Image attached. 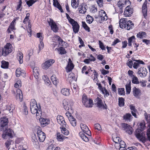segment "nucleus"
Returning a JSON list of instances; mask_svg holds the SVG:
<instances>
[{
	"mask_svg": "<svg viewBox=\"0 0 150 150\" xmlns=\"http://www.w3.org/2000/svg\"><path fill=\"white\" fill-rule=\"evenodd\" d=\"M14 133L13 131L11 128H8V127L5 128V130L2 134L1 137L4 139H6L7 138V137H9V140L7 141L11 144L12 141V140L10 139H12L13 137V133Z\"/></svg>",
	"mask_w": 150,
	"mask_h": 150,
	"instance_id": "f257e3e1",
	"label": "nucleus"
},
{
	"mask_svg": "<svg viewBox=\"0 0 150 150\" xmlns=\"http://www.w3.org/2000/svg\"><path fill=\"white\" fill-rule=\"evenodd\" d=\"M82 101L83 104L86 107L91 108L93 105L92 99H88L87 96L85 94H83L82 96Z\"/></svg>",
	"mask_w": 150,
	"mask_h": 150,
	"instance_id": "f03ea898",
	"label": "nucleus"
},
{
	"mask_svg": "<svg viewBox=\"0 0 150 150\" xmlns=\"http://www.w3.org/2000/svg\"><path fill=\"white\" fill-rule=\"evenodd\" d=\"M47 21L50 26L51 30L54 33L57 32L59 29L56 23L52 19L50 18H48Z\"/></svg>",
	"mask_w": 150,
	"mask_h": 150,
	"instance_id": "7ed1b4c3",
	"label": "nucleus"
},
{
	"mask_svg": "<svg viewBox=\"0 0 150 150\" xmlns=\"http://www.w3.org/2000/svg\"><path fill=\"white\" fill-rule=\"evenodd\" d=\"M94 101L96 102V104L98 108L103 110L107 109L106 104L105 103V105L103 104L102 100L100 98L97 97L95 99Z\"/></svg>",
	"mask_w": 150,
	"mask_h": 150,
	"instance_id": "20e7f679",
	"label": "nucleus"
},
{
	"mask_svg": "<svg viewBox=\"0 0 150 150\" xmlns=\"http://www.w3.org/2000/svg\"><path fill=\"white\" fill-rule=\"evenodd\" d=\"M0 127H1L0 129L1 131H3L4 129V127L8 125V118L6 116H4L0 118Z\"/></svg>",
	"mask_w": 150,
	"mask_h": 150,
	"instance_id": "39448f33",
	"label": "nucleus"
},
{
	"mask_svg": "<svg viewBox=\"0 0 150 150\" xmlns=\"http://www.w3.org/2000/svg\"><path fill=\"white\" fill-rule=\"evenodd\" d=\"M72 26L74 32L76 33H77L79 29L80 26L77 22L74 20L70 23Z\"/></svg>",
	"mask_w": 150,
	"mask_h": 150,
	"instance_id": "423d86ee",
	"label": "nucleus"
},
{
	"mask_svg": "<svg viewBox=\"0 0 150 150\" xmlns=\"http://www.w3.org/2000/svg\"><path fill=\"white\" fill-rule=\"evenodd\" d=\"M80 127L83 132L89 136H90L89 134L91 135V132L86 125L83 123H81L80 125Z\"/></svg>",
	"mask_w": 150,
	"mask_h": 150,
	"instance_id": "0eeeda50",
	"label": "nucleus"
},
{
	"mask_svg": "<svg viewBox=\"0 0 150 150\" xmlns=\"http://www.w3.org/2000/svg\"><path fill=\"white\" fill-rule=\"evenodd\" d=\"M33 75H31L30 77V80L38 82V69L37 67H34L33 69Z\"/></svg>",
	"mask_w": 150,
	"mask_h": 150,
	"instance_id": "6e6552de",
	"label": "nucleus"
},
{
	"mask_svg": "<svg viewBox=\"0 0 150 150\" xmlns=\"http://www.w3.org/2000/svg\"><path fill=\"white\" fill-rule=\"evenodd\" d=\"M55 62L53 59H50L45 62L42 64V67L43 69H47L50 66L53 64Z\"/></svg>",
	"mask_w": 150,
	"mask_h": 150,
	"instance_id": "1a4fd4ad",
	"label": "nucleus"
},
{
	"mask_svg": "<svg viewBox=\"0 0 150 150\" xmlns=\"http://www.w3.org/2000/svg\"><path fill=\"white\" fill-rule=\"evenodd\" d=\"M11 45L10 43H7L4 48H2L4 52L6 53L7 55L12 52V49L11 47Z\"/></svg>",
	"mask_w": 150,
	"mask_h": 150,
	"instance_id": "9d476101",
	"label": "nucleus"
},
{
	"mask_svg": "<svg viewBox=\"0 0 150 150\" xmlns=\"http://www.w3.org/2000/svg\"><path fill=\"white\" fill-rule=\"evenodd\" d=\"M137 72L138 74L140 75L141 77H145L148 73L147 69L146 68H141L138 69Z\"/></svg>",
	"mask_w": 150,
	"mask_h": 150,
	"instance_id": "9b49d317",
	"label": "nucleus"
},
{
	"mask_svg": "<svg viewBox=\"0 0 150 150\" xmlns=\"http://www.w3.org/2000/svg\"><path fill=\"white\" fill-rule=\"evenodd\" d=\"M38 128V138L40 142H42L44 141L45 138V133L40 130V127Z\"/></svg>",
	"mask_w": 150,
	"mask_h": 150,
	"instance_id": "f8f14e48",
	"label": "nucleus"
},
{
	"mask_svg": "<svg viewBox=\"0 0 150 150\" xmlns=\"http://www.w3.org/2000/svg\"><path fill=\"white\" fill-rule=\"evenodd\" d=\"M38 38H40V44L39 45V51L41 50L44 47V45L42 42L43 37L42 36V33H38Z\"/></svg>",
	"mask_w": 150,
	"mask_h": 150,
	"instance_id": "ddd939ff",
	"label": "nucleus"
},
{
	"mask_svg": "<svg viewBox=\"0 0 150 150\" xmlns=\"http://www.w3.org/2000/svg\"><path fill=\"white\" fill-rule=\"evenodd\" d=\"M39 121L42 127H44L50 123L49 119L40 117L39 119Z\"/></svg>",
	"mask_w": 150,
	"mask_h": 150,
	"instance_id": "4468645a",
	"label": "nucleus"
},
{
	"mask_svg": "<svg viewBox=\"0 0 150 150\" xmlns=\"http://www.w3.org/2000/svg\"><path fill=\"white\" fill-rule=\"evenodd\" d=\"M57 120L58 123L60 125H62L63 127H66V123L62 116L58 115L57 117Z\"/></svg>",
	"mask_w": 150,
	"mask_h": 150,
	"instance_id": "2eb2a0df",
	"label": "nucleus"
},
{
	"mask_svg": "<svg viewBox=\"0 0 150 150\" xmlns=\"http://www.w3.org/2000/svg\"><path fill=\"white\" fill-rule=\"evenodd\" d=\"M133 13L132 9L130 8V6H128L125 8L124 14L126 17H129Z\"/></svg>",
	"mask_w": 150,
	"mask_h": 150,
	"instance_id": "dca6fc26",
	"label": "nucleus"
},
{
	"mask_svg": "<svg viewBox=\"0 0 150 150\" xmlns=\"http://www.w3.org/2000/svg\"><path fill=\"white\" fill-rule=\"evenodd\" d=\"M115 147L117 149H119V150H120L121 148H123V150H125L126 149V145L125 142L124 141L121 140L120 141L119 144H117V145H115Z\"/></svg>",
	"mask_w": 150,
	"mask_h": 150,
	"instance_id": "f3484780",
	"label": "nucleus"
},
{
	"mask_svg": "<svg viewBox=\"0 0 150 150\" xmlns=\"http://www.w3.org/2000/svg\"><path fill=\"white\" fill-rule=\"evenodd\" d=\"M134 25V24L132 21L129 20L127 22L125 25V26H124L123 28L127 29V30H129L133 28Z\"/></svg>",
	"mask_w": 150,
	"mask_h": 150,
	"instance_id": "a211bd4d",
	"label": "nucleus"
},
{
	"mask_svg": "<svg viewBox=\"0 0 150 150\" xmlns=\"http://www.w3.org/2000/svg\"><path fill=\"white\" fill-rule=\"evenodd\" d=\"M19 18L18 17L15 18L11 23L10 24L8 27L9 28H10V29L12 30H15L16 29V28H15L16 21V20H18Z\"/></svg>",
	"mask_w": 150,
	"mask_h": 150,
	"instance_id": "6ab92c4d",
	"label": "nucleus"
},
{
	"mask_svg": "<svg viewBox=\"0 0 150 150\" xmlns=\"http://www.w3.org/2000/svg\"><path fill=\"white\" fill-rule=\"evenodd\" d=\"M42 78L44 81L45 84L47 86H50L51 84V82L47 75L43 76Z\"/></svg>",
	"mask_w": 150,
	"mask_h": 150,
	"instance_id": "aec40b11",
	"label": "nucleus"
},
{
	"mask_svg": "<svg viewBox=\"0 0 150 150\" xmlns=\"http://www.w3.org/2000/svg\"><path fill=\"white\" fill-rule=\"evenodd\" d=\"M67 138V137L64 136H63V135L60 134V132H57V140L59 142H63Z\"/></svg>",
	"mask_w": 150,
	"mask_h": 150,
	"instance_id": "412c9836",
	"label": "nucleus"
},
{
	"mask_svg": "<svg viewBox=\"0 0 150 150\" xmlns=\"http://www.w3.org/2000/svg\"><path fill=\"white\" fill-rule=\"evenodd\" d=\"M131 81L129 80V82L128 83H127L125 85L126 94H129L130 93L131 90Z\"/></svg>",
	"mask_w": 150,
	"mask_h": 150,
	"instance_id": "4be33fe9",
	"label": "nucleus"
},
{
	"mask_svg": "<svg viewBox=\"0 0 150 150\" xmlns=\"http://www.w3.org/2000/svg\"><path fill=\"white\" fill-rule=\"evenodd\" d=\"M62 104L64 108L66 110H69L70 107V105L68 104L67 100L66 99H64L62 101Z\"/></svg>",
	"mask_w": 150,
	"mask_h": 150,
	"instance_id": "5701e85b",
	"label": "nucleus"
},
{
	"mask_svg": "<svg viewBox=\"0 0 150 150\" xmlns=\"http://www.w3.org/2000/svg\"><path fill=\"white\" fill-rule=\"evenodd\" d=\"M127 21L126 18H123L120 19L119 22L120 28H123L124 26H125V25Z\"/></svg>",
	"mask_w": 150,
	"mask_h": 150,
	"instance_id": "b1692460",
	"label": "nucleus"
},
{
	"mask_svg": "<svg viewBox=\"0 0 150 150\" xmlns=\"http://www.w3.org/2000/svg\"><path fill=\"white\" fill-rule=\"evenodd\" d=\"M71 5L73 8H76L79 5V0H71Z\"/></svg>",
	"mask_w": 150,
	"mask_h": 150,
	"instance_id": "393cba45",
	"label": "nucleus"
},
{
	"mask_svg": "<svg viewBox=\"0 0 150 150\" xmlns=\"http://www.w3.org/2000/svg\"><path fill=\"white\" fill-rule=\"evenodd\" d=\"M69 89L67 88H63L61 90V93L64 95L68 96L70 95Z\"/></svg>",
	"mask_w": 150,
	"mask_h": 150,
	"instance_id": "a878e982",
	"label": "nucleus"
},
{
	"mask_svg": "<svg viewBox=\"0 0 150 150\" xmlns=\"http://www.w3.org/2000/svg\"><path fill=\"white\" fill-rule=\"evenodd\" d=\"M137 38H139L140 39L146 38V33L143 31L139 32L137 34Z\"/></svg>",
	"mask_w": 150,
	"mask_h": 150,
	"instance_id": "bb28decb",
	"label": "nucleus"
},
{
	"mask_svg": "<svg viewBox=\"0 0 150 150\" xmlns=\"http://www.w3.org/2000/svg\"><path fill=\"white\" fill-rule=\"evenodd\" d=\"M1 67L4 69H7L8 67L9 62H8L2 60L1 62Z\"/></svg>",
	"mask_w": 150,
	"mask_h": 150,
	"instance_id": "cd10ccee",
	"label": "nucleus"
},
{
	"mask_svg": "<svg viewBox=\"0 0 150 150\" xmlns=\"http://www.w3.org/2000/svg\"><path fill=\"white\" fill-rule=\"evenodd\" d=\"M85 133L80 132L79 133V135L82 139L86 142H87L88 141L89 139L88 137L84 134Z\"/></svg>",
	"mask_w": 150,
	"mask_h": 150,
	"instance_id": "c85d7f7f",
	"label": "nucleus"
},
{
	"mask_svg": "<svg viewBox=\"0 0 150 150\" xmlns=\"http://www.w3.org/2000/svg\"><path fill=\"white\" fill-rule=\"evenodd\" d=\"M78 9L80 13L84 14L86 12V9L85 7H83V4L79 6Z\"/></svg>",
	"mask_w": 150,
	"mask_h": 150,
	"instance_id": "c756f323",
	"label": "nucleus"
},
{
	"mask_svg": "<svg viewBox=\"0 0 150 150\" xmlns=\"http://www.w3.org/2000/svg\"><path fill=\"white\" fill-rule=\"evenodd\" d=\"M17 58L18 60H19L20 64H21L23 63V54L21 52H20L18 54Z\"/></svg>",
	"mask_w": 150,
	"mask_h": 150,
	"instance_id": "7c9ffc66",
	"label": "nucleus"
},
{
	"mask_svg": "<svg viewBox=\"0 0 150 150\" xmlns=\"http://www.w3.org/2000/svg\"><path fill=\"white\" fill-rule=\"evenodd\" d=\"M132 118L131 114L129 113H127L123 116V120H129L130 121L131 119Z\"/></svg>",
	"mask_w": 150,
	"mask_h": 150,
	"instance_id": "2f4dec72",
	"label": "nucleus"
},
{
	"mask_svg": "<svg viewBox=\"0 0 150 150\" xmlns=\"http://www.w3.org/2000/svg\"><path fill=\"white\" fill-rule=\"evenodd\" d=\"M74 65L73 64H68L67 66L66 70L67 72L71 71L73 69Z\"/></svg>",
	"mask_w": 150,
	"mask_h": 150,
	"instance_id": "473e14b6",
	"label": "nucleus"
},
{
	"mask_svg": "<svg viewBox=\"0 0 150 150\" xmlns=\"http://www.w3.org/2000/svg\"><path fill=\"white\" fill-rule=\"evenodd\" d=\"M69 120L71 125L73 127H75L76 125V119L74 118L73 116H72L71 117H70Z\"/></svg>",
	"mask_w": 150,
	"mask_h": 150,
	"instance_id": "72a5a7b5",
	"label": "nucleus"
},
{
	"mask_svg": "<svg viewBox=\"0 0 150 150\" xmlns=\"http://www.w3.org/2000/svg\"><path fill=\"white\" fill-rule=\"evenodd\" d=\"M60 129H61V132L65 135H67L69 134V131L65 127H60Z\"/></svg>",
	"mask_w": 150,
	"mask_h": 150,
	"instance_id": "f704fd0d",
	"label": "nucleus"
},
{
	"mask_svg": "<svg viewBox=\"0 0 150 150\" xmlns=\"http://www.w3.org/2000/svg\"><path fill=\"white\" fill-rule=\"evenodd\" d=\"M30 21H28V33L29 37H31L32 33V30L31 29V24L30 22Z\"/></svg>",
	"mask_w": 150,
	"mask_h": 150,
	"instance_id": "c9c22d12",
	"label": "nucleus"
},
{
	"mask_svg": "<svg viewBox=\"0 0 150 150\" xmlns=\"http://www.w3.org/2000/svg\"><path fill=\"white\" fill-rule=\"evenodd\" d=\"M30 107V109L31 112L33 114H35V113L36 114V118L37 120H38V119L37 118V116H38L37 114H38V108H37L36 107Z\"/></svg>",
	"mask_w": 150,
	"mask_h": 150,
	"instance_id": "e433bc0d",
	"label": "nucleus"
},
{
	"mask_svg": "<svg viewBox=\"0 0 150 150\" xmlns=\"http://www.w3.org/2000/svg\"><path fill=\"white\" fill-rule=\"evenodd\" d=\"M30 107H36L38 108V105L36 101L34 99H31L30 103Z\"/></svg>",
	"mask_w": 150,
	"mask_h": 150,
	"instance_id": "4c0bfd02",
	"label": "nucleus"
},
{
	"mask_svg": "<svg viewBox=\"0 0 150 150\" xmlns=\"http://www.w3.org/2000/svg\"><path fill=\"white\" fill-rule=\"evenodd\" d=\"M57 50L58 51L60 52L59 54H65L67 53L66 51L64 48L62 47H61L58 49L56 48L55 49V50Z\"/></svg>",
	"mask_w": 150,
	"mask_h": 150,
	"instance_id": "58836bf2",
	"label": "nucleus"
},
{
	"mask_svg": "<svg viewBox=\"0 0 150 150\" xmlns=\"http://www.w3.org/2000/svg\"><path fill=\"white\" fill-rule=\"evenodd\" d=\"M124 99L122 97L119 98L118 99V105L120 107H122L124 105Z\"/></svg>",
	"mask_w": 150,
	"mask_h": 150,
	"instance_id": "ea45409f",
	"label": "nucleus"
},
{
	"mask_svg": "<svg viewBox=\"0 0 150 150\" xmlns=\"http://www.w3.org/2000/svg\"><path fill=\"white\" fill-rule=\"evenodd\" d=\"M82 25L84 29L86 31L88 32H90V28L88 26L87 24L85 22L82 21Z\"/></svg>",
	"mask_w": 150,
	"mask_h": 150,
	"instance_id": "a19ab883",
	"label": "nucleus"
},
{
	"mask_svg": "<svg viewBox=\"0 0 150 150\" xmlns=\"http://www.w3.org/2000/svg\"><path fill=\"white\" fill-rule=\"evenodd\" d=\"M142 11L144 18L146 19L147 13V7L142 6Z\"/></svg>",
	"mask_w": 150,
	"mask_h": 150,
	"instance_id": "79ce46f5",
	"label": "nucleus"
},
{
	"mask_svg": "<svg viewBox=\"0 0 150 150\" xmlns=\"http://www.w3.org/2000/svg\"><path fill=\"white\" fill-rule=\"evenodd\" d=\"M73 73L70 74L68 76L67 79V81H68L70 83L74 80V77L73 75Z\"/></svg>",
	"mask_w": 150,
	"mask_h": 150,
	"instance_id": "37998d69",
	"label": "nucleus"
},
{
	"mask_svg": "<svg viewBox=\"0 0 150 150\" xmlns=\"http://www.w3.org/2000/svg\"><path fill=\"white\" fill-rule=\"evenodd\" d=\"M134 89L133 91L134 95L135 96H138L140 93V90L139 89L136 88L135 87H134Z\"/></svg>",
	"mask_w": 150,
	"mask_h": 150,
	"instance_id": "c03bdc74",
	"label": "nucleus"
},
{
	"mask_svg": "<svg viewBox=\"0 0 150 150\" xmlns=\"http://www.w3.org/2000/svg\"><path fill=\"white\" fill-rule=\"evenodd\" d=\"M132 82L134 84H138L139 83L138 78L134 75H132Z\"/></svg>",
	"mask_w": 150,
	"mask_h": 150,
	"instance_id": "a18cd8bd",
	"label": "nucleus"
},
{
	"mask_svg": "<svg viewBox=\"0 0 150 150\" xmlns=\"http://www.w3.org/2000/svg\"><path fill=\"white\" fill-rule=\"evenodd\" d=\"M31 138L32 142L34 143H35V144L36 145L37 144L36 143L38 142V140L37 139L36 135L35 133L33 132V134H32Z\"/></svg>",
	"mask_w": 150,
	"mask_h": 150,
	"instance_id": "49530a36",
	"label": "nucleus"
},
{
	"mask_svg": "<svg viewBox=\"0 0 150 150\" xmlns=\"http://www.w3.org/2000/svg\"><path fill=\"white\" fill-rule=\"evenodd\" d=\"M118 93L121 95H125V89L124 88H118Z\"/></svg>",
	"mask_w": 150,
	"mask_h": 150,
	"instance_id": "de8ad7c7",
	"label": "nucleus"
},
{
	"mask_svg": "<svg viewBox=\"0 0 150 150\" xmlns=\"http://www.w3.org/2000/svg\"><path fill=\"white\" fill-rule=\"evenodd\" d=\"M102 11L103 12V13L104 14V16H101L100 17V18H101V21H105V20H107V16L106 14L105 11L103 10H102L101 11Z\"/></svg>",
	"mask_w": 150,
	"mask_h": 150,
	"instance_id": "09e8293b",
	"label": "nucleus"
},
{
	"mask_svg": "<svg viewBox=\"0 0 150 150\" xmlns=\"http://www.w3.org/2000/svg\"><path fill=\"white\" fill-rule=\"evenodd\" d=\"M100 48L102 50H105V47L103 42L100 40L98 41Z\"/></svg>",
	"mask_w": 150,
	"mask_h": 150,
	"instance_id": "8fccbe9b",
	"label": "nucleus"
},
{
	"mask_svg": "<svg viewBox=\"0 0 150 150\" xmlns=\"http://www.w3.org/2000/svg\"><path fill=\"white\" fill-rule=\"evenodd\" d=\"M96 60L95 58H94L93 59H86L84 60L83 62L87 64H88L90 63V61H94Z\"/></svg>",
	"mask_w": 150,
	"mask_h": 150,
	"instance_id": "3c124183",
	"label": "nucleus"
},
{
	"mask_svg": "<svg viewBox=\"0 0 150 150\" xmlns=\"http://www.w3.org/2000/svg\"><path fill=\"white\" fill-rule=\"evenodd\" d=\"M21 68H18L16 69V75L17 77H19L21 74Z\"/></svg>",
	"mask_w": 150,
	"mask_h": 150,
	"instance_id": "603ef678",
	"label": "nucleus"
},
{
	"mask_svg": "<svg viewBox=\"0 0 150 150\" xmlns=\"http://www.w3.org/2000/svg\"><path fill=\"white\" fill-rule=\"evenodd\" d=\"M136 39V38L135 37L134 35H133L132 36L130 37L129 38H128V42H135V40Z\"/></svg>",
	"mask_w": 150,
	"mask_h": 150,
	"instance_id": "864d4df0",
	"label": "nucleus"
},
{
	"mask_svg": "<svg viewBox=\"0 0 150 150\" xmlns=\"http://www.w3.org/2000/svg\"><path fill=\"white\" fill-rule=\"evenodd\" d=\"M141 62H134L133 64V67L135 69H137L139 65V64H144L145 63L144 62L143 64L140 63Z\"/></svg>",
	"mask_w": 150,
	"mask_h": 150,
	"instance_id": "5fc2aeb1",
	"label": "nucleus"
},
{
	"mask_svg": "<svg viewBox=\"0 0 150 150\" xmlns=\"http://www.w3.org/2000/svg\"><path fill=\"white\" fill-rule=\"evenodd\" d=\"M88 19L87 21L88 22V23L89 24L91 23L93 21V18L90 16L88 15L87 16Z\"/></svg>",
	"mask_w": 150,
	"mask_h": 150,
	"instance_id": "6e6d98bb",
	"label": "nucleus"
},
{
	"mask_svg": "<svg viewBox=\"0 0 150 150\" xmlns=\"http://www.w3.org/2000/svg\"><path fill=\"white\" fill-rule=\"evenodd\" d=\"M122 126L125 130H126L129 128L130 125H129L127 124L123 123L122 124Z\"/></svg>",
	"mask_w": 150,
	"mask_h": 150,
	"instance_id": "4d7b16f0",
	"label": "nucleus"
},
{
	"mask_svg": "<svg viewBox=\"0 0 150 150\" xmlns=\"http://www.w3.org/2000/svg\"><path fill=\"white\" fill-rule=\"evenodd\" d=\"M23 107L24 108V111L23 112V114L25 115H26L28 114V111L27 108L25 103L23 104Z\"/></svg>",
	"mask_w": 150,
	"mask_h": 150,
	"instance_id": "13d9d810",
	"label": "nucleus"
},
{
	"mask_svg": "<svg viewBox=\"0 0 150 150\" xmlns=\"http://www.w3.org/2000/svg\"><path fill=\"white\" fill-rule=\"evenodd\" d=\"M94 127L95 129L98 130H100L101 129V128L100 125L98 123H96L94 125Z\"/></svg>",
	"mask_w": 150,
	"mask_h": 150,
	"instance_id": "bf43d9fd",
	"label": "nucleus"
},
{
	"mask_svg": "<svg viewBox=\"0 0 150 150\" xmlns=\"http://www.w3.org/2000/svg\"><path fill=\"white\" fill-rule=\"evenodd\" d=\"M18 4L17 5V7L16 9V10H19V9L21 7H22V0H19V2L18 3Z\"/></svg>",
	"mask_w": 150,
	"mask_h": 150,
	"instance_id": "052dcab7",
	"label": "nucleus"
},
{
	"mask_svg": "<svg viewBox=\"0 0 150 150\" xmlns=\"http://www.w3.org/2000/svg\"><path fill=\"white\" fill-rule=\"evenodd\" d=\"M57 37L58 41L59 42V45H63V42H64L60 37L58 36H57Z\"/></svg>",
	"mask_w": 150,
	"mask_h": 150,
	"instance_id": "680f3d73",
	"label": "nucleus"
},
{
	"mask_svg": "<svg viewBox=\"0 0 150 150\" xmlns=\"http://www.w3.org/2000/svg\"><path fill=\"white\" fill-rule=\"evenodd\" d=\"M89 71V68L86 66H84L82 68L81 72L82 74L84 73V72L86 71Z\"/></svg>",
	"mask_w": 150,
	"mask_h": 150,
	"instance_id": "e2e57ef3",
	"label": "nucleus"
},
{
	"mask_svg": "<svg viewBox=\"0 0 150 150\" xmlns=\"http://www.w3.org/2000/svg\"><path fill=\"white\" fill-rule=\"evenodd\" d=\"M2 56L6 57L7 56L6 53H5L2 49H0V57Z\"/></svg>",
	"mask_w": 150,
	"mask_h": 150,
	"instance_id": "0e129e2a",
	"label": "nucleus"
},
{
	"mask_svg": "<svg viewBox=\"0 0 150 150\" xmlns=\"http://www.w3.org/2000/svg\"><path fill=\"white\" fill-rule=\"evenodd\" d=\"M66 17L67 18V19L68 20L69 23H70L72 21L74 20L71 18H70L69 15V14L67 13H66Z\"/></svg>",
	"mask_w": 150,
	"mask_h": 150,
	"instance_id": "69168bd1",
	"label": "nucleus"
},
{
	"mask_svg": "<svg viewBox=\"0 0 150 150\" xmlns=\"http://www.w3.org/2000/svg\"><path fill=\"white\" fill-rule=\"evenodd\" d=\"M96 1L100 7H101L103 6V0H96Z\"/></svg>",
	"mask_w": 150,
	"mask_h": 150,
	"instance_id": "338daca9",
	"label": "nucleus"
},
{
	"mask_svg": "<svg viewBox=\"0 0 150 150\" xmlns=\"http://www.w3.org/2000/svg\"><path fill=\"white\" fill-rule=\"evenodd\" d=\"M122 48H124L126 47L127 46V43L126 40H125L122 42Z\"/></svg>",
	"mask_w": 150,
	"mask_h": 150,
	"instance_id": "774afa93",
	"label": "nucleus"
}]
</instances>
